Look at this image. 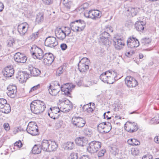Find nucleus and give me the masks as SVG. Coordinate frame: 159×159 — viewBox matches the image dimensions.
Returning <instances> with one entry per match:
<instances>
[{"label":"nucleus","instance_id":"nucleus-1","mask_svg":"<svg viewBox=\"0 0 159 159\" xmlns=\"http://www.w3.org/2000/svg\"><path fill=\"white\" fill-rule=\"evenodd\" d=\"M31 110L34 114H39L43 112L46 108L44 102L39 100L33 101L30 104Z\"/></svg>","mask_w":159,"mask_h":159},{"label":"nucleus","instance_id":"nucleus-2","mask_svg":"<svg viewBox=\"0 0 159 159\" xmlns=\"http://www.w3.org/2000/svg\"><path fill=\"white\" fill-rule=\"evenodd\" d=\"M57 147V145L55 141L43 140L41 143V148L45 151L51 152L55 151Z\"/></svg>","mask_w":159,"mask_h":159},{"label":"nucleus","instance_id":"nucleus-3","mask_svg":"<svg viewBox=\"0 0 159 159\" xmlns=\"http://www.w3.org/2000/svg\"><path fill=\"white\" fill-rule=\"evenodd\" d=\"M31 51L32 52V55H34L37 59L41 60L43 58L44 54L43 50L40 48L34 45L31 47Z\"/></svg>","mask_w":159,"mask_h":159},{"label":"nucleus","instance_id":"nucleus-4","mask_svg":"<svg viewBox=\"0 0 159 159\" xmlns=\"http://www.w3.org/2000/svg\"><path fill=\"white\" fill-rule=\"evenodd\" d=\"M101 12L98 10H92L89 11H85L84 16L87 18L97 20L101 16Z\"/></svg>","mask_w":159,"mask_h":159},{"label":"nucleus","instance_id":"nucleus-5","mask_svg":"<svg viewBox=\"0 0 159 159\" xmlns=\"http://www.w3.org/2000/svg\"><path fill=\"white\" fill-rule=\"evenodd\" d=\"M124 128L127 131L133 133L137 131L138 129L137 124L134 122L128 121L125 125Z\"/></svg>","mask_w":159,"mask_h":159},{"label":"nucleus","instance_id":"nucleus-6","mask_svg":"<svg viewBox=\"0 0 159 159\" xmlns=\"http://www.w3.org/2000/svg\"><path fill=\"white\" fill-rule=\"evenodd\" d=\"M61 109L59 107H50L48 110V115L49 117L53 119H58L60 114H59Z\"/></svg>","mask_w":159,"mask_h":159},{"label":"nucleus","instance_id":"nucleus-7","mask_svg":"<svg viewBox=\"0 0 159 159\" xmlns=\"http://www.w3.org/2000/svg\"><path fill=\"white\" fill-rule=\"evenodd\" d=\"M0 108L2 109L1 111L5 113H8L11 110L9 104L7 103L6 99L0 98Z\"/></svg>","mask_w":159,"mask_h":159},{"label":"nucleus","instance_id":"nucleus-8","mask_svg":"<svg viewBox=\"0 0 159 159\" xmlns=\"http://www.w3.org/2000/svg\"><path fill=\"white\" fill-rule=\"evenodd\" d=\"M60 105L63 107H60L61 111L63 112H68L73 107L72 103L69 100H65L60 103Z\"/></svg>","mask_w":159,"mask_h":159},{"label":"nucleus","instance_id":"nucleus-9","mask_svg":"<svg viewBox=\"0 0 159 159\" xmlns=\"http://www.w3.org/2000/svg\"><path fill=\"white\" fill-rule=\"evenodd\" d=\"M44 44L46 46L50 48H54L58 45V42L55 37L49 36L46 38Z\"/></svg>","mask_w":159,"mask_h":159},{"label":"nucleus","instance_id":"nucleus-10","mask_svg":"<svg viewBox=\"0 0 159 159\" xmlns=\"http://www.w3.org/2000/svg\"><path fill=\"white\" fill-rule=\"evenodd\" d=\"M125 81V85L129 88L135 87L138 84L135 79L130 76H127Z\"/></svg>","mask_w":159,"mask_h":159},{"label":"nucleus","instance_id":"nucleus-11","mask_svg":"<svg viewBox=\"0 0 159 159\" xmlns=\"http://www.w3.org/2000/svg\"><path fill=\"white\" fill-rule=\"evenodd\" d=\"M75 87V85H73L72 83H67L62 85L61 87V91L64 92V94L70 96V92L71 91L72 89Z\"/></svg>","mask_w":159,"mask_h":159},{"label":"nucleus","instance_id":"nucleus-12","mask_svg":"<svg viewBox=\"0 0 159 159\" xmlns=\"http://www.w3.org/2000/svg\"><path fill=\"white\" fill-rule=\"evenodd\" d=\"M29 28V25L26 23H23L18 25L17 27V31L20 36H24L27 33Z\"/></svg>","mask_w":159,"mask_h":159},{"label":"nucleus","instance_id":"nucleus-13","mask_svg":"<svg viewBox=\"0 0 159 159\" xmlns=\"http://www.w3.org/2000/svg\"><path fill=\"white\" fill-rule=\"evenodd\" d=\"M127 42L128 48H137L139 45L138 40L133 37L129 38Z\"/></svg>","mask_w":159,"mask_h":159},{"label":"nucleus","instance_id":"nucleus-14","mask_svg":"<svg viewBox=\"0 0 159 159\" xmlns=\"http://www.w3.org/2000/svg\"><path fill=\"white\" fill-rule=\"evenodd\" d=\"M100 42L106 45H109L111 43L109 39L110 36L108 33L104 31L100 35Z\"/></svg>","mask_w":159,"mask_h":159},{"label":"nucleus","instance_id":"nucleus-15","mask_svg":"<svg viewBox=\"0 0 159 159\" xmlns=\"http://www.w3.org/2000/svg\"><path fill=\"white\" fill-rule=\"evenodd\" d=\"M14 57L16 61L20 63H25L27 60L26 57L24 54L20 52L16 53Z\"/></svg>","mask_w":159,"mask_h":159},{"label":"nucleus","instance_id":"nucleus-16","mask_svg":"<svg viewBox=\"0 0 159 159\" xmlns=\"http://www.w3.org/2000/svg\"><path fill=\"white\" fill-rule=\"evenodd\" d=\"M43 62L45 64H51L53 62L54 57L51 53H46L44 54Z\"/></svg>","mask_w":159,"mask_h":159},{"label":"nucleus","instance_id":"nucleus-17","mask_svg":"<svg viewBox=\"0 0 159 159\" xmlns=\"http://www.w3.org/2000/svg\"><path fill=\"white\" fill-rule=\"evenodd\" d=\"M114 45L115 48L117 50H120L123 48L125 43L124 41L120 39H114Z\"/></svg>","mask_w":159,"mask_h":159},{"label":"nucleus","instance_id":"nucleus-18","mask_svg":"<svg viewBox=\"0 0 159 159\" xmlns=\"http://www.w3.org/2000/svg\"><path fill=\"white\" fill-rule=\"evenodd\" d=\"M27 69L30 71L32 76H37L40 74V70L39 69L33 67L31 65H28Z\"/></svg>","mask_w":159,"mask_h":159},{"label":"nucleus","instance_id":"nucleus-19","mask_svg":"<svg viewBox=\"0 0 159 159\" xmlns=\"http://www.w3.org/2000/svg\"><path fill=\"white\" fill-rule=\"evenodd\" d=\"M77 144L80 146H84L86 145L88 143L87 139L84 137H79L75 139Z\"/></svg>","mask_w":159,"mask_h":159},{"label":"nucleus","instance_id":"nucleus-20","mask_svg":"<svg viewBox=\"0 0 159 159\" xmlns=\"http://www.w3.org/2000/svg\"><path fill=\"white\" fill-rule=\"evenodd\" d=\"M14 72L13 68L11 66H7L5 68V70L3 71V75L6 77H11Z\"/></svg>","mask_w":159,"mask_h":159},{"label":"nucleus","instance_id":"nucleus-21","mask_svg":"<svg viewBox=\"0 0 159 159\" xmlns=\"http://www.w3.org/2000/svg\"><path fill=\"white\" fill-rule=\"evenodd\" d=\"M55 34L57 38L61 40H63L66 36V33L60 28L55 32Z\"/></svg>","mask_w":159,"mask_h":159},{"label":"nucleus","instance_id":"nucleus-22","mask_svg":"<svg viewBox=\"0 0 159 159\" xmlns=\"http://www.w3.org/2000/svg\"><path fill=\"white\" fill-rule=\"evenodd\" d=\"M29 77V75L25 71L20 72L18 75V78L21 82L26 81Z\"/></svg>","mask_w":159,"mask_h":159},{"label":"nucleus","instance_id":"nucleus-23","mask_svg":"<svg viewBox=\"0 0 159 159\" xmlns=\"http://www.w3.org/2000/svg\"><path fill=\"white\" fill-rule=\"evenodd\" d=\"M26 131L29 134L32 136H36L39 135V132L38 127L30 128L26 129Z\"/></svg>","mask_w":159,"mask_h":159},{"label":"nucleus","instance_id":"nucleus-24","mask_svg":"<svg viewBox=\"0 0 159 159\" xmlns=\"http://www.w3.org/2000/svg\"><path fill=\"white\" fill-rule=\"evenodd\" d=\"M125 11L128 13L129 15H131L132 16H134L137 14L138 11L136 8H133L129 7L126 9Z\"/></svg>","mask_w":159,"mask_h":159},{"label":"nucleus","instance_id":"nucleus-25","mask_svg":"<svg viewBox=\"0 0 159 159\" xmlns=\"http://www.w3.org/2000/svg\"><path fill=\"white\" fill-rule=\"evenodd\" d=\"M145 23L143 21H137L135 24V27L137 30L141 31L143 30Z\"/></svg>","mask_w":159,"mask_h":159},{"label":"nucleus","instance_id":"nucleus-26","mask_svg":"<svg viewBox=\"0 0 159 159\" xmlns=\"http://www.w3.org/2000/svg\"><path fill=\"white\" fill-rule=\"evenodd\" d=\"M78 66L79 71L82 72H85L89 69V66L88 64L79 63Z\"/></svg>","mask_w":159,"mask_h":159},{"label":"nucleus","instance_id":"nucleus-27","mask_svg":"<svg viewBox=\"0 0 159 159\" xmlns=\"http://www.w3.org/2000/svg\"><path fill=\"white\" fill-rule=\"evenodd\" d=\"M111 123L108 122H106L104 129H102V131L100 130V133L103 134L107 133L111 130Z\"/></svg>","mask_w":159,"mask_h":159},{"label":"nucleus","instance_id":"nucleus-28","mask_svg":"<svg viewBox=\"0 0 159 159\" xmlns=\"http://www.w3.org/2000/svg\"><path fill=\"white\" fill-rule=\"evenodd\" d=\"M72 122L74 125L78 127H83L86 123L85 120H74L72 121Z\"/></svg>","mask_w":159,"mask_h":159},{"label":"nucleus","instance_id":"nucleus-29","mask_svg":"<svg viewBox=\"0 0 159 159\" xmlns=\"http://www.w3.org/2000/svg\"><path fill=\"white\" fill-rule=\"evenodd\" d=\"M76 22H78V28L77 29L78 32L81 31L84 29L86 26V23L83 20H76Z\"/></svg>","mask_w":159,"mask_h":159},{"label":"nucleus","instance_id":"nucleus-30","mask_svg":"<svg viewBox=\"0 0 159 159\" xmlns=\"http://www.w3.org/2000/svg\"><path fill=\"white\" fill-rule=\"evenodd\" d=\"M127 143L130 145L134 146L140 144V142L135 139H129L127 140Z\"/></svg>","mask_w":159,"mask_h":159},{"label":"nucleus","instance_id":"nucleus-31","mask_svg":"<svg viewBox=\"0 0 159 159\" xmlns=\"http://www.w3.org/2000/svg\"><path fill=\"white\" fill-rule=\"evenodd\" d=\"M70 26L71 30L74 32H78L77 29L78 28V22H77L75 20L74 21L71 22L70 24Z\"/></svg>","mask_w":159,"mask_h":159},{"label":"nucleus","instance_id":"nucleus-32","mask_svg":"<svg viewBox=\"0 0 159 159\" xmlns=\"http://www.w3.org/2000/svg\"><path fill=\"white\" fill-rule=\"evenodd\" d=\"M109 71H107L104 73H102L100 76V80L103 82L106 83L108 77V74H109Z\"/></svg>","mask_w":159,"mask_h":159},{"label":"nucleus","instance_id":"nucleus-33","mask_svg":"<svg viewBox=\"0 0 159 159\" xmlns=\"http://www.w3.org/2000/svg\"><path fill=\"white\" fill-rule=\"evenodd\" d=\"M61 89L59 88H55L52 87V88H50L49 89V92L50 94L51 95L55 96L56 95L57 93L59 92Z\"/></svg>","mask_w":159,"mask_h":159},{"label":"nucleus","instance_id":"nucleus-34","mask_svg":"<svg viewBox=\"0 0 159 159\" xmlns=\"http://www.w3.org/2000/svg\"><path fill=\"white\" fill-rule=\"evenodd\" d=\"M87 150L91 154L96 153L98 151L91 143L89 144V146L87 148Z\"/></svg>","mask_w":159,"mask_h":159},{"label":"nucleus","instance_id":"nucleus-35","mask_svg":"<svg viewBox=\"0 0 159 159\" xmlns=\"http://www.w3.org/2000/svg\"><path fill=\"white\" fill-rule=\"evenodd\" d=\"M44 20L43 15L41 13H38L36 16V21L38 24L42 23Z\"/></svg>","mask_w":159,"mask_h":159},{"label":"nucleus","instance_id":"nucleus-36","mask_svg":"<svg viewBox=\"0 0 159 159\" xmlns=\"http://www.w3.org/2000/svg\"><path fill=\"white\" fill-rule=\"evenodd\" d=\"M141 43L143 45L148 46L151 42V39L149 38H145L142 39L140 41Z\"/></svg>","mask_w":159,"mask_h":159},{"label":"nucleus","instance_id":"nucleus-37","mask_svg":"<svg viewBox=\"0 0 159 159\" xmlns=\"http://www.w3.org/2000/svg\"><path fill=\"white\" fill-rule=\"evenodd\" d=\"M41 148H39V146L35 144L33 147L32 150V152L34 154H39L41 152Z\"/></svg>","mask_w":159,"mask_h":159},{"label":"nucleus","instance_id":"nucleus-38","mask_svg":"<svg viewBox=\"0 0 159 159\" xmlns=\"http://www.w3.org/2000/svg\"><path fill=\"white\" fill-rule=\"evenodd\" d=\"M63 4L67 9H70L72 2L71 0H63Z\"/></svg>","mask_w":159,"mask_h":159},{"label":"nucleus","instance_id":"nucleus-39","mask_svg":"<svg viewBox=\"0 0 159 159\" xmlns=\"http://www.w3.org/2000/svg\"><path fill=\"white\" fill-rule=\"evenodd\" d=\"M93 146L98 151L101 146V143L98 141H94L91 142Z\"/></svg>","mask_w":159,"mask_h":159},{"label":"nucleus","instance_id":"nucleus-40","mask_svg":"<svg viewBox=\"0 0 159 159\" xmlns=\"http://www.w3.org/2000/svg\"><path fill=\"white\" fill-rule=\"evenodd\" d=\"M82 109L84 111H86L89 113H91L93 112L94 110L91 107H89L88 105H84L82 107Z\"/></svg>","mask_w":159,"mask_h":159},{"label":"nucleus","instance_id":"nucleus-41","mask_svg":"<svg viewBox=\"0 0 159 159\" xmlns=\"http://www.w3.org/2000/svg\"><path fill=\"white\" fill-rule=\"evenodd\" d=\"M66 144V147L69 150H71L74 147L75 144L73 142L71 141L67 142Z\"/></svg>","mask_w":159,"mask_h":159},{"label":"nucleus","instance_id":"nucleus-42","mask_svg":"<svg viewBox=\"0 0 159 159\" xmlns=\"http://www.w3.org/2000/svg\"><path fill=\"white\" fill-rule=\"evenodd\" d=\"M83 131L85 135L89 136H90L93 133L92 130L88 128L84 129Z\"/></svg>","mask_w":159,"mask_h":159},{"label":"nucleus","instance_id":"nucleus-43","mask_svg":"<svg viewBox=\"0 0 159 159\" xmlns=\"http://www.w3.org/2000/svg\"><path fill=\"white\" fill-rule=\"evenodd\" d=\"M14 148L17 150L18 148H21L22 146V143L20 141H17L14 143Z\"/></svg>","mask_w":159,"mask_h":159},{"label":"nucleus","instance_id":"nucleus-44","mask_svg":"<svg viewBox=\"0 0 159 159\" xmlns=\"http://www.w3.org/2000/svg\"><path fill=\"white\" fill-rule=\"evenodd\" d=\"M107 71L109 72V74H108V75H110L111 77H112L114 79H115V78L117 77V74L115 70H107Z\"/></svg>","mask_w":159,"mask_h":159},{"label":"nucleus","instance_id":"nucleus-45","mask_svg":"<svg viewBox=\"0 0 159 159\" xmlns=\"http://www.w3.org/2000/svg\"><path fill=\"white\" fill-rule=\"evenodd\" d=\"M106 122H103L100 123L98 126V131L100 132V130L102 131L104 129Z\"/></svg>","mask_w":159,"mask_h":159},{"label":"nucleus","instance_id":"nucleus-46","mask_svg":"<svg viewBox=\"0 0 159 159\" xmlns=\"http://www.w3.org/2000/svg\"><path fill=\"white\" fill-rule=\"evenodd\" d=\"M7 89L8 91H13L14 90V92H17V88L16 86L12 85H9L7 87Z\"/></svg>","mask_w":159,"mask_h":159},{"label":"nucleus","instance_id":"nucleus-47","mask_svg":"<svg viewBox=\"0 0 159 159\" xmlns=\"http://www.w3.org/2000/svg\"><path fill=\"white\" fill-rule=\"evenodd\" d=\"M39 34L38 31L32 34L30 36V39L32 40H34L35 39L38 37V35Z\"/></svg>","mask_w":159,"mask_h":159},{"label":"nucleus","instance_id":"nucleus-48","mask_svg":"<svg viewBox=\"0 0 159 159\" xmlns=\"http://www.w3.org/2000/svg\"><path fill=\"white\" fill-rule=\"evenodd\" d=\"M115 80V79H114L112 77H111L110 75H108L106 83L109 84H112L114 82Z\"/></svg>","mask_w":159,"mask_h":159},{"label":"nucleus","instance_id":"nucleus-49","mask_svg":"<svg viewBox=\"0 0 159 159\" xmlns=\"http://www.w3.org/2000/svg\"><path fill=\"white\" fill-rule=\"evenodd\" d=\"M34 126L35 127H38L36 123L34 121L30 122L27 126V128H29L33 127Z\"/></svg>","mask_w":159,"mask_h":159},{"label":"nucleus","instance_id":"nucleus-50","mask_svg":"<svg viewBox=\"0 0 159 159\" xmlns=\"http://www.w3.org/2000/svg\"><path fill=\"white\" fill-rule=\"evenodd\" d=\"M89 60L86 57H84L82 58L81 60L79 61V63L84 64H89Z\"/></svg>","mask_w":159,"mask_h":159},{"label":"nucleus","instance_id":"nucleus-51","mask_svg":"<svg viewBox=\"0 0 159 159\" xmlns=\"http://www.w3.org/2000/svg\"><path fill=\"white\" fill-rule=\"evenodd\" d=\"M17 92H14V90L13 91H8L7 93V95L10 97L12 98H13L15 97L16 93Z\"/></svg>","mask_w":159,"mask_h":159},{"label":"nucleus","instance_id":"nucleus-52","mask_svg":"<svg viewBox=\"0 0 159 159\" xmlns=\"http://www.w3.org/2000/svg\"><path fill=\"white\" fill-rule=\"evenodd\" d=\"M63 67L62 66H61L58 68L57 70L56 73V75L59 76L63 73Z\"/></svg>","mask_w":159,"mask_h":159},{"label":"nucleus","instance_id":"nucleus-53","mask_svg":"<svg viewBox=\"0 0 159 159\" xmlns=\"http://www.w3.org/2000/svg\"><path fill=\"white\" fill-rule=\"evenodd\" d=\"M15 41L13 39L9 40L7 42V45L9 47H12L15 43Z\"/></svg>","mask_w":159,"mask_h":159},{"label":"nucleus","instance_id":"nucleus-54","mask_svg":"<svg viewBox=\"0 0 159 159\" xmlns=\"http://www.w3.org/2000/svg\"><path fill=\"white\" fill-rule=\"evenodd\" d=\"M40 87V85L39 84H38V85L34 86L33 87H32L30 91V93H31L33 91L37 90L39 89Z\"/></svg>","mask_w":159,"mask_h":159},{"label":"nucleus","instance_id":"nucleus-55","mask_svg":"<svg viewBox=\"0 0 159 159\" xmlns=\"http://www.w3.org/2000/svg\"><path fill=\"white\" fill-rule=\"evenodd\" d=\"M78 158V154L77 153H72L69 157L70 159H77Z\"/></svg>","mask_w":159,"mask_h":159},{"label":"nucleus","instance_id":"nucleus-56","mask_svg":"<svg viewBox=\"0 0 159 159\" xmlns=\"http://www.w3.org/2000/svg\"><path fill=\"white\" fill-rule=\"evenodd\" d=\"M111 152L114 155H116L118 152V150L115 147H111Z\"/></svg>","mask_w":159,"mask_h":159},{"label":"nucleus","instance_id":"nucleus-57","mask_svg":"<svg viewBox=\"0 0 159 159\" xmlns=\"http://www.w3.org/2000/svg\"><path fill=\"white\" fill-rule=\"evenodd\" d=\"M106 150L105 149H103L101 150L98 152V157L99 158L103 156Z\"/></svg>","mask_w":159,"mask_h":159},{"label":"nucleus","instance_id":"nucleus-58","mask_svg":"<svg viewBox=\"0 0 159 159\" xmlns=\"http://www.w3.org/2000/svg\"><path fill=\"white\" fill-rule=\"evenodd\" d=\"M4 128L7 131H9L10 129V127L8 123H5L3 125Z\"/></svg>","mask_w":159,"mask_h":159},{"label":"nucleus","instance_id":"nucleus-59","mask_svg":"<svg viewBox=\"0 0 159 159\" xmlns=\"http://www.w3.org/2000/svg\"><path fill=\"white\" fill-rule=\"evenodd\" d=\"M52 84V85L57 86V88L61 89V87H60V84L58 81H53Z\"/></svg>","mask_w":159,"mask_h":159},{"label":"nucleus","instance_id":"nucleus-60","mask_svg":"<svg viewBox=\"0 0 159 159\" xmlns=\"http://www.w3.org/2000/svg\"><path fill=\"white\" fill-rule=\"evenodd\" d=\"M65 29V33H66V34H67L66 35L67 36H69L71 33V30L68 27H66Z\"/></svg>","mask_w":159,"mask_h":159},{"label":"nucleus","instance_id":"nucleus-61","mask_svg":"<svg viewBox=\"0 0 159 159\" xmlns=\"http://www.w3.org/2000/svg\"><path fill=\"white\" fill-rule=\"evenodd\" d=\"M142 159H153V157L152 155L148 154L143 156Z\"/></svg>","mask_w":159,"mask_h":159},{"label":"nucleus","instance_id":"nucleus-62","mask_svg":"<svg viewBox=\"0 0 159 159\" xmlns=\"http://www.w3.org/2000/svg\"><path fill=\"white\" fill-rule=\"evenodd\" d=\"M133 25V23L130 20H127L125 23V26L127 27H129L132 26Z\"/></svg>","mask_w":159,"mask_h":159},{"label":"nucleus","instance_id":"nucleus-63","mask_svg":"<svg viewBox=\"0 0 159 159\" xmlns=\"http://www.w3.org/2000/svg\"><path fill=\"white\" fill-rule=\"evenodd\" d=\"M60 47L62 50L64 51L66 49L67 46L66 43H62L61 44Z\"/></svg>","mask_w":159,"mask_h":159},{"label":"nucleus","instance_id":"nucleus-64","mask_svg":"<svg viewBox=\"0 0 159 159\" xmlns=\"http://www.w3.org/2000/svg\"><path fill=\"white\" fill-rule=\"evenodd\" d=\"M43 3L46 5H50L52 2V0H42Z\"/></svg>","mask_w":159,"mask_h":159}]
</instances>
